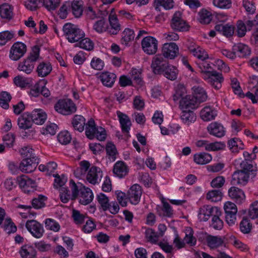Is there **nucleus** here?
Returning <instances> with one entry per match:
<instances>
[{
  "instance_id": "1",
  "label": "nucleus",
  "mask_w": 258,
  "mask_h": 258,
  "mask_svg": "<svg viewBox=\"0 0 258 258\" xmlns=\"http://www.w3.org/2000/svg\"><path fill=\"white\" fill-rule=\"evenodd\" d=\"M240 168L232 174L231 181L232 185H246L248 181L250 173L253 171L252 164L246 161H243L240 163Z\"/></svg>"
},
{
  "instance_id": "2",
  "label": "nucleus",
  "mask_w": 258,
  "mask_h": 258,
  "mask_svg": "<svg viewBox=\"0 0 258 258\" xmlns=\"http://www.w3.org/2000/svg\"><path fill=\"white\" fill-rule=\"evenodd\" d=\"M70 184L72 200L76 199L78 197L80 203L84 205H88L92 201L93 194L89 188L86 187L82 184L77 185L73 180L70 181Z\"/></svg>"
},
{
  "instance_id": "3",
  "label": "nucleus",
  "mask_w": 258,
  "mask_h": 258,
  "mask_svg": "<svg viewBox=\"0 0 258 258\" xmlns=\"http://www.w3.org/2000/svg\"><path fill=\"white\" fill-rule=\"evenodd\" d=\"M39 52V47L34 46L28 56L19 63L17 69L26 74H31L34 70L36 62L40 58Z\"/></svg>"
},
{
  "instance_id": "4",
  "label": "nucleus",
  "mask_w": 258,
  "mask_h": 258,
  "mask_svg": "<svg viewBox=\"0 0 258 258\" xmlns=\"http://www.w3.org/2000/svg\"><path fill=\"white\" fill-rule=\"evenodd\" d=\"M62 30L67 39L71 43L78 42L85 36V33L82 30L71 23L64 24Z\"/></svg>"
},
{
  "instance_id": "5",
  "label": "nucleus",
  "mask_w": 258,
  "mask_h": 258,
  "mask_svg": "<svg viewBox=\"0 0 258 258\" xmlns=\"http://www.w3.org/2000/svg\"><path fill=\"white\" fill-rule=\"evenodd\" d=\"M85 134L87 138L91 140L96 138L99 141H104L106 137L104 128L101 127L97 128L92 119H90L86 124Z\"/></svg>"
},
{
  "instance_id": "6",
  "label": "nucleus",
  "mask_w": 258,
  "mask_h": 258,
  "mask_svg": "<svg viewBox=\"0 0 258 258\" xmlns=\"http://www.w3.org/2000/svg\"><path fill=\"white\" fill-rule=\"evenodd\" d=\"M55 110L63 115H68L76 111V107L73 102L70 99L59 100L54 106Z\"/></svg>"
},
{
  "instance_id": "7",
  "label": "nucleus",
  "mask_w": 258,
  "mask_h": 258,
  "mask_svg": "<svg viewBox=\"0 0 258 258\" xmlns=\"http://www.w3.org/2000/svg\"><path fill=\"white\" fill-rule=\"evenodd\" d=\"M27 51V46L25 44L21 42H16L11 46L10 53V58L14 61L19 60Z\"/></svg>"
},
{
  "instance_id": "8",
  "label": "nucleus",
  "mask_w": 258,
  "mask_h": 258,
  "mask_svg": "<svg viewBox=\"0 0 258 258\" xmlns=\"http://www.w3.org/2000/svg\"><path fill=\"white\" fill-rule=\"evenodd\" d=\"M168 64L167 58H165L162 54H158L153 57L151 67L155 74H161Z\"/></svg>"
},
{
  "instance_id": "9",
  "label": "nucleus",
  "mask_w": 258,
  "mask_h": 258,
  "mask_svg": "<svg viewBox=\"0 0 258 258\" xmlns=\"http://www.w3.org/2000/svg\"><path fill=\"white\" fill-rule=\"evenodd\" d=\"M203 79L216 90L220 89L222 87V83L224 81L222 74L215 71L211 74H207Z\"/></svg>"
},
{
  "instance_id": "10",
  "label": "nucleus",
  "mask_w": 258,
  "mask_h": 258,
  "mask_svg": "<svg viewBox=\"0 0 258 258\" xmlns=\"http://www.w3.org/2000/svg\"><path fill=\"white\" fill-rule=\"evenodd\" d=\"M171 28L178 31H185L188 30V26L186 22L182 18L181 12H176L172 18L171 21Z\"/></svg>"
},
{
  "instance_id": "11",
  "label": "nucleus",
  "mask_w": 258,
  "mask_h": 258,
  "mask_svg": "<svg viewBox=\"0 0 258 258\" xmlns=\"http://www.w3.org/2000/svg\"><path fill=\"white\" fill-rule=\"evenodd\" d=\"M103 177V172L99 167L93 166L90 167L86 174V180L90 183L95 185L98 184Z\"/></svg>"
},
{
  "instance_id": "12",
  "label": "nucleus",
  "mask_w": 258,
  "mask_h": 258,
  "mask_svg": "<svg viewBox=\"0 0 258 258\" xmlns=\"http://www.w3.org/2000/svg\"><path fill=\"white\" fill-rule=\"evenodd\" d=\"M142 47L144 51L147 54H155L158 49V41L153 37H146L142 41Z\"/></svg>"
},
{
  "instance_id": "13",
  "label": "nucleus",
  "mask_w": 258,
  "mask_h": 258,
  "mask_svg": "<svg viewBox=\"0 0 258 258\" xmlns=\"http://www.w3.org/2000/svg\"><path fill=\"white\" fill-rule=\"evenodd\" d=\"M17 182L20 187L24 192H29L32 191L35 189L36 187L35 181L24 174L17 177Z\"/></svg>"
},
{
  "instance_id": "14",
  "label": "nucleus",
  "mask_w": 258,
  "mask_h": 258,
  "mask_svg": "<svg viewBox=\"0 0 258 258\" xmlns=\"http://www.w3.org/2000/svg\"><path fill=\"white\" fill-rule=\"evenodd\" d=\"M26 227L32 235L37 238L41 237L44 232L43 226L34 220L28 221L26 223Z\"/></svg>"
},
{
  "instance_id": "15",
  "label": "nucleus",
  "mask_w": 258,
  "mask_h": 258,
  "mask_svg": "<svg viewBox=\"0 0 258 258\" xmlns=\"http://www.w3.org/2000/svg\"><path fill=\"white\" fill-rule=\"evenodd\" d=\"M190 53L201 60H206L209 58L206 50L194 42H189L187 46Z\"/></svg>"
},
{
  "instance_id": "16",
  "label": "nucleus",
  "mask_w": 258,
  "mask_h": 258,
  "mask_svg": "<svg viewBox=\"0 0 258 258\" xmlns=\"http://www.w3.org/2000/svg\"><path fill=\"white\" fill-rule=\"evenodd\" d=\"M142 194L141 187L138 184L132 186L127 193L128 201L132 204L137 205L140 201Z\"/></svg>"
},
{
  "instance_id": "17",
  "label": "nucleus",
  "mask_w": 258,
  "mask_h": 258,
  "mask_svg": "<svg viewBox=\"0 0 258 258\" xmlns=\"http://www.w3.org/2000/svg\"><path fill=\"white\" fill-rule=\"evenodd\" d=\"M198 100L195 96L191 95H186L182 97L179 102V107L181 110L194 109L198 107Z\"/></svg>"
},
{
  "instance_id": "18",
  "label": "nucleus",
  "mask_w": 258,
  "mask_h": 258,
  "mask_svg": "<svg viewBox=\"0 0 258 258\" xmlns=\"http://www.w3.org/2000/svg\"><path fill=\"white\" fill-rule=\"evenodd\" d=\"M219 214L220 210L218 207L204 206L200 210L199 218L201 221H207L210 216L213 217L214 215Z\"/></svg>"
},
{
  "instance_id": "19",
  "label": "nucleus",
  "mask_w": 258,
  "mask_h": 258,
  "mask_svg": "<svg viewBox=\"0 0 258 258\" xmlns=\"http://www.w3.org/2000/svg\"><path fill=\"white\" fill-rule=\"evenodd\" d=\"M162 53L165 58L173 59L178 53V47L173 42L166 43L162 47Z\"/></svg>"
},
{
  "instance_id": "20",
  "label": "nucleus",
  "mask_w": 258,
  "mask_h": 258,
  "mask_svg": "<svg viewBox=\"0 0 258 258\" xmlns=\"http://www.w3.org/2000/svg\"><path fill=\"white\" fill-rule=\"evenodd\" d=\"M197 147L203 148L208 151H215L221 150L224 147V144L220 142L211 143L207 140H199L196 143Z\"/></svg>"
},
{
  "instance_id": "21",
  "label": "nucleus",
  "mask_w": 258,
  "mask_h": 258,
  "mask_svg": "<svg viewBox=\"0 0 258 258\" xmlns=\"http://www.w3.org/2000/svg\"><path fill=\"white\" fill-rule=\"evenodd\" d=\"M37 164L36 157L24 159L20 164L19 168L23 172L30 173L35 169Z\"/></svg>"
},
{
  "instance_id": "22",
  "label": "nucleus",
  "mask_w": 258,
  "mask_h": 258,
  "mask_svg": "<svg viewBox=\"0 0 258 258\" xmlns=\"http://www.w3.org/2000/svg\"><path fill=\"white\" fill-rule=\"evenodd\" d=\"M207 130L210 135L218 138H221L225 134V131L223 125L217 122L211 123L207 126Z\"/></svg>"
},
{
  "instance_id": "23",
  "label": "nucleus",
  "mask_w": 258,
  "mask_h": 258,
  "mask_svg": "<svg viewBox=\"0 0 258 258\" xmlns=\"http://www.w3.org/2000/svg\"><path fill=\"white\" fill-rule=\"evenodd\" d=\"M229 196L237 204H241L245 199L244 192L235 186L231 187L228 190Z\"/></svg>"
},
{
  "instance_id": "24",
  "label": "nucleus",
  "mask_w": 258,
  "mask_h": 258,
  "mask_svg": "<svg viewBox=\"0 0 258 258\" xmlns=\"http://www.w3.org/2000/svg\"><path fill=\"white\" fill-rule=\"evenodd\" d=\"M121 125L122 132L124 134H128L132 125L131 120L126 114L117 111L116 112Z\"/></svg>"
},
{
  "instance_id": "25",
  "label": "nucleus",
  "mask_w": 258,
  "mask_h": 258,
  "mask_svg": "<svg viewBox=\"0 0 258 258\" xmlns=\"http://www.w3.org/2000/svg\"><path fill=\"white\" fill-rule=\"evenodd\" d=\"M216 31L219 32L224 36L229 37L233 35L235 30V27L233 25L227 24L225 25L217 24L215 26Z\"/></svg>"
},
{
  "instance_id": "26",
  "label": "nucleus",
  "mask_w": 258,
  "mask_h": 258,
  "mask_svg": "<svg viewBox=\"0 0 258 258\" xmlns=\"http://www.w3.org/2000/svg\"><path fill=\"white\" fill-rule=\"evenodd\" d=\"M30 114L32 122L37 124H42L47 118L46 114L42 109H35Z\"/></svg>"
},
{
  "instance_id": "27",
  "label": "nucleus",
  "mask_w": 258,
  "mask_h": 258,
  "mask_svg": "<svg viewBox=\"0 0 258 258\" xmlns=\"http://www.w3.org/2000/svg\"><path fill=\"white\" fill-rule=\"evenodd\" d=\"M17 123L20 129L27 130L31 128L33 122L30 113L25 112L21 115L18 118Z\"/></svg>"
},
{
  "instance_id": "28",
  "label": "nucleus",
  "mask_w": 258,
  "mask_h": 258,
  "mask_svg": "<svg viewBox=\"0 0 258 258\" xmlns=\"http://www.w3.org/2000/svg\"><path fill=\"white\" fill-rule=\"evenodd\" d=\"M207 245L210 249H215L222 245L224 241L221 236L208 235L206 237Z\"/></svg>"
},
{
  "instance_id": "29",
  "label": "nucleus",
  "mask_w": 258,
  "mask_h": 258,
  "mask_svg": "<svg viewBox=\"0 0 258 258\" xmlns=\"http://www.w3.org/2000/svg\"><path fill=\"white\" fill-rule=\"evenodd\" d=\"M109 21L110 27H107V32L110 35H116L120 30V25L119 24L117 17L115 15H109Z\"/></svg>"
},
{
  "instance_id": "30",
  "label": "nucleus",
  "mask_w": 258,
  "mask_h": 258,
  "mask_svg": "<svg viewBox=\"0 0 258 258\" xmlns=\"http://www.w3.org/2000/svg\"><path fill=\"white\" fill-rule=\"evenodd\" d=\"M19 253L22 258H34L36 255V251L34 247L29 244L22 246Z\"/></svg>"
},
{
  "instance_id": "31",
  "label": "nucleus",
  "mask_w": 258,
  "mask_h": 258,
  "mask_svg": "<svg viewBox=\"0 0 258 258\" xmlns=\"http://www.w3.org/2000/svg\"><path fill=\"white\" fill-rule=\"evenodd\" d=\"M116 77L114 73L106 72L102 73L99 78L104 86L111 87L113 85Z\"/></svg>"
},
{
  "instance_id": "32",
  "label": "nucleus",
  "mask_w": 258,
  "mask_h": 258,
  "mask_svg": "<svg viewBox=\"0 0 258 258\" xmlns=\"http://www.w3.org/2000/svg\"><path fill=\"white\" fill-rule=\"evenodd\" d=\"M113 172L117 176L122 178L128 173V168L123 162L118 161L114 165Z\"/></svg>"
},
{
  "instance_id": "33",
  "label": "nucleus",
  "mask_w": 258,
  "mask_h": 258,
  "mask_svg": "<svg viewBox=\"0 0 258 258\" xmlns=\"http://www.w3.org/2000/svg\"><path fill=\"white\" fill-rule=\"evenodd\" d=\"M52 71L51 64L48 62H41L37 66L36 72L38 76L45 77L48 76Z\"/></svg>"
},
{
  "instance_id": "34",
  "label": "nucleus",
  "mask_w": 258,
  "mask_h": 258,
  "mask_svg": "<svg viewBox=\"0 0 258 258\" xmlns=\"http://www.w3.org/2000/svg\"><path fill=\"white\" fill-rule=\"evenodd\" d=\"M200 114L202 119L206 121L214 119L217 116L216 110L209 106L205 107L201 111Z\"/></svg>"
},
{
  "instance_id": "35",
  "label": "nucleus",
  "mask_w": 258,
  "mask_h": 258,
  "mask_svg": "<svg viewBox=\"0 0 258 258\" xmlns=\"http://www.w3.org/2000/svg\"><path fill=\"white\" fill-rule=\"evenodd\" d=\"M72 123L75 130L82 132L86 125L85 118L82 115H76L73 118Z\"/></svg>"
},
{
  "instance_id": "36",
  "label": "nucleus",
  "mask_w": 258,
  "mask_h": 258,
  "mask_svg": "<svg viewBox=\"0 0 258 258\" xmlns=\"http://www.w3.org/2000/svg\"><path fill=\"white\" fill-rule=\"evenodd\" d=\"M0 16L2 18L10 20L13 17V8L8 4L0 6Z\"/></svg>"
},
{
  "instance_id": "37",
  "label": "nucleus",
  "mask_w": 258,
  "mask_h": 258,
  "mask_svg": "<svg viewBox=\"0 0 258 258\" xmlns=\"http://www.w3.org/2000/svg\"><path fill=\"white\" fill-rule=\"evenodd\" d=\"M212 159V156L210 154L205 152L196 154L194 156V161L200 165L208 164Z\"/></svg>"
},
{
  "instance_id": "38",
  "label": "nucleus",
  "mask_w": 258,
  "mask_h": 258,
  "mask_svg": "<svg viewBox=\"0 0 258 258\" xmlns=\"http://www.w3.org/2000/svg\"><path fill=\"white\" fill-rule=\"evenodd\" d=\"M182 110L180 118L184 124L189 125L191 123L195 121L196 120V115L193 111L184 109V110Z\"/></svg>"
},
{
  "instance_id": "39",
  "label": "nucleus",
  "mask_w": 258,
  "mask_h": 258,
  "mask_svg": "<svg viewBox=\"0 0 258 258\" xmlns=\"http://www.w3.org/2000/svg\"><path fill=\"white\" fill-rule=\"evenodd\" d=\"M135 37L134 32L130 28H125L122 33L121 43L125 46L128 45L129 43L134 40Z\"/></svg>"
},
{
  "instance_id": "40",
  "label": "nucleus",
  "mask_w": 258,
  "mask_h": 258,
  "mask_svg": "<svg viewBox=\"0 0 258 258\" xmlns=\"http://www.w3.org/2000/svg\"><path fill=\"white\" fill-rule=\"evenodd\" d=\"M233 50L239 53V55L241 57L249 55L251 53L250 48L247 45L241 43L234 45Z\"/></svg>"
},
{
  "instance_id": "41",
  "label": "nucleus",
  "mask_w": 258,
  "mask_h": 258,
  "mask_svg": "<svg viewBox=\"0 0 258 258\" xmlns=\"http://www.w3.org/2000/svg\"><path fill=\"white\" fill-rule=\"evenodd\" d=\"M161 73L166 78L170 80H174L177 78L178 71L175 67L168 64Z\"/></svg>"
},
{
  "instance_id": "42",
  "label": "nucleus",
  "mask_w": 258,
  "mask_h": 258,
  "mask_svg": "<svg viewBox=\"0 0 258 258\" xmlns=\"http://www.w3.org/2000/svg\"><path fill=\"white\" fill-rule=\"evenodd\" d=\"M96 199L101 208L104 211L107 210L109 208V200L105 194L103 193L98 194Z\"/></svg>"
},
{
  "instance_id": "43",
  "label": "nucleus",
  "mask_w": 258,
  "mask_h": 258,
  "mask_svg": "<svg viewBox=\"0 0 258 258\" xmlns=\"http://www.w3.org/2000/svg\"><path fill=\"white\" fill-rule=\"evenodd\" d=\"M75 45L76 46L80 47L88 51H91L94 48L93 42L88 38H82Z\"/></svg>"
},
{
  "instance_id": "44",
  "label": "nucleus",
  "mask_w": 258,
  "mask_h": 258,
  "mask_svg": "<svg viewBox=\"0 0 258 258\" xmlns=\"http://www.w3.org/2000/svg\"><path fill=\"white\" fill-rule=\"evenodd\" d=\"M185 244L190 246H194L197 243V238L194 236V231L191 228H187L185 230V235L184 237Z\"/></svg>"
},
{
  "instance_id": "45",
  "label": "nucleus",
  "mask_w": 258,
  "mask_h": 258,
  "mask_svg": "<svg viewBox=\"0 0 258 258\" xmlns=\"http://www.w3.org/2000/svg\"><path fill=\"white\" fill-rule=\"evenodd\" d=\"M145 237L148 241L152 243H157L160 235L151 228H147L145 232Z\"/></svg>"
},
{
  "instance_id": "46",
  "label": "nucleus",
  "mask_w": 258,
  "mask_h": 258,
  "mask_svg": "<svg viewBox=\"0 0 258 258\" xmlns=\"http://www.w3.org/2000/svg\"><path fill=\"white\" fill-rule=\"evenodd\" d=\"M222 193L220 190H212L207 194V199L213 202L220 201L222 198Z\"/></svg>"
},
{
  "instance_id": "47",
  "label": "nucleus",
  "mask_w": 258,
  "mask_h": 258,
  "mask_svg": "<svg viewBox=\"0 0 258 258\" xmlns=\"http://www.w3.org/2000/svg\"><path fill=\"white\" fill-rule=\"evenodd\" d=\"M93 28L96 32L101 33L107 30V24L104 19L101 18L94 23Z\"/></svg>"
},
{
  "instance_id": "48",
  "label": "nucleus",
  "mask_w": 258,
  "mask_h": 258,
  "mask_svg": "<svg viewBox=\"0 0 258 258\" xmlns=\"http://www.w3.org/2000/svg\"><path fill=\"white\" fill-rule=\"evenodd\" d=\"M199 68L200 70L201 73L202 74V77L204 78L205 75L207 74H211L213 72L212 71V67L210 63L206 60H201L198 63Z\"/></svg>"
},
{
  "instance_id": "49",
  "label": "nucleus",
  "mask_w": 258,
  "mask_h": 258,
  "mask_svg": "<svg viewBox=\"0 0 258 258\" xmlns=\"http://www.w3.org/2000/svg\"><path fill=\"white\" fill-rule=\"evenodd\" d=\"M11 95L7 92H2L0 94V106L5 109H7L9 107V103L11 100Z\"/></svg>"
},
{
  "instance_id": "50",
  "label": "nucleus",
  "mask_w": 258,
  "mask_h": 258,
  "mask_svg": "<svg viewBox=\"0 0 258 258\" xmlns=\"http://www.w3.org/2000/svg\"><path fill=\"white\" fill-rule=\"evenodd\" d=\"M13 31H5L0 32V45H4L6 43L11 40L14 37Z\"/></svg>"
},
{
  "instance_id": "51",
  "label": "nucleus",
  "mask_w": 258,
  "mask_h": 258,
  "mask_svg": "<svg viewBox=\"0 0 258 258\" xmlns=\"http://www.w3.org/2000/svg\"><path fill=\"white\" fill-rule=\"evenodd\" d=\"M199 21L203 24H208L212 20V16L209 12L206 10H202L199 13Z\"/></svg>"
},
{
  "instance_id": "52",
  "label": "nucleus",
  "mask_w": 258,
  "mask_h": 258,
  "mask_svg": "<svg viewBox=\"0 0 258 258\" xmlns=\"http://www.w3.org/2000/svg\"><path fill=\"white\" fill-rule=\"evenodd\" d=\"M106 151L109 160L111 161H115L117 154L115 145L112 143H108L106 146Z\"/></svg>"
},
{
  "instance_id": "53",
  "label": "nucleus",
  "mask_w": 258,
  "mask_h": 258,
  "mask_svg": "<svg viewBox=\"0 0 258 258\" xmlns=\"http://www.w3.org/2000/svg\"><path fill=\"white\" fill-rule=\"evenodd\" d=\"M72 10L76 17H80L83 13V7L81 2L74 1L72 4Z\"/></svg>"
},
{
  "instance_id": "54",
  "label": "nucleus",
  "mask_w": 258,
  "mask_h": 258,
  "mask_svg": "<svg viewBox=\"0 0 258 258\" xmlns=\"http://www.w3.org/2000/svg\"><path fill=\"white\" fill-rule=\"evenodd\" d=\"M228 145L232 152L237 153L239 149H243V145L237 139H233L228 142Z\"/></svg>"
},
{
  "instance_id": "55",
  "label": "nucleus",
  "mask_w": 258,
  "mask_h": 258,
  "mask_svg": "<svg viewBox=\"0 0 258 258\" xmlns=\"http://www.w3.org/2000/svg\"><path fill=\"white\" fill-rule=\"evenodd\" d=\"M194 91L196 94L195 96L200 102H204L206 100L207 95L204 89L200 87L195 86L193 87Z\"/></svg>"
},
{
  "instance_id": "56",
  "label": "nucleus",
  "mask_w": 258,
  "mask_h": 258,
  "mask_svg": "<svg viewBox=\"0 0 258 258\" xmlns=\"http://www.w3.org/2000/svg\"><path fill=\"white\" fill-rule=\"evenodd\" d=\"M221 215V212L220 211L219 214H215L212 217L211 226L216 230H221L223 226V222L219 218Z\"/></svg>"
},
{
  "instance_id": "57",
  "label": "nucleus",
  "mask_w": 258,
  "mask_h": 258,
  "mask_svg": "<svg viewBox=\"0 0 258 258\" xmlns=\"http://www.w3.org/2000/svg\"><path fill=\"white\" fill-rule=\"evenodd\" d=\"M57 140L60 144L67 145L71 142L72 138L68 131H63L57 135Z\"/></svg>"
},
{
  "instance_id": "58",
  "label": "nucleus",
  "mask_w": 258,
  "mask_h": 258,
  "mask_svg": "<svg viewBox=\"0 0 258 258\" xmlns=\"http://www.w3.org/2000/svg\"><path fill=\"white\" fill-rule=\"evenodd\" d=\"M175 93L173 95L174 101L178 100L186 93V89L183 84H178L175 87Z\"/></svg>"
},
{
  "instance_id": "59",
  "label": "nucleus",
  "mask_w": 258,
  "mask_h": 258,
  "mask_svg": "<svg viewBox=\"0 0 258 258\" xmlns=\"http://www.w3.org/2000/svg\"><path fill=\"white\" fill-rule=\"evenodd\" d=\"M156 5L155 8L158 9L159 6L163 7L166 10L170 9L173 7V0H155Z\"/></svg>"
},
{
  "instance_id": "60",
  "label": "nucleus",
  "mask_w": 258,
  "mask_h": 258,
  "mask_svg": "<svg viewBox=\"0 0 258 258\" xmlns=\"http://www.w3.org/2000/svg\"><path fill=\"white\" fill-rule=\"evenodd\" d=\"M213 4L215 7L220 9H228L232 6L231 0H213Z\"/></svg>"
},
{
  "instance_id": "61",
  "label": "nucleus",
  "mask_w": 258,
  "mask_h": 258,
  "mask_svg": "<svg viewBox=\"0 0 258 258\" xmlns=\"http://www.w3.org/2000/svg\"><path fill=\"white\" fill-rule=\"evenodd\" d=\"M61 0H43V5L48 10H55L60 4Z\"/></svg>"
},
{
  "instance_id": "62",
  "label": "nucleus",
  "mask_w": 258,
  "mask_h": 258,
  "mask_svg": "<svg viewBox=\"0 0 258 258\" xmlns=\"http://www.w3.org/2000/svg\"><path fill=\"white\" fill-rule=\"evenodd\" d=\"M43 0H26L25 1V7L27 9L31 10H35L40 5H42Z\"/></svg>"
},
{
  "instance_id": "63",
  "label": "nucleus",
  "mask_w": 258,
  "mask_h": 258,
  "mask_svg": "<svg viewBox=\"0 0 258 258\" xmlns=\"http://www.w3.org/2000/svg\"><path fill=\"white\" fill-rule=\"evenodd\" d=\"M132 79L135 83L139 85H143V81L141 77V74L140 71L136 69H133L131 71Z\"/></svg>"
},
{
  "instance_id": "64",
  "label": "nucleus",
  "mask_w": 258,
  "mask_h": 258,
  "mask_svg": "<svg viewBox=\"0 0 258 258\" xmlns=\"http://www.w3.org/2000/svg\"><path fill=\"white\" fill-rule=\"evenodd\" d=\"M21 155L24 159L32 158L36 157L34 154L33 149L30 147H24L20 151Z\"/></svg>"
}]
</instances>
